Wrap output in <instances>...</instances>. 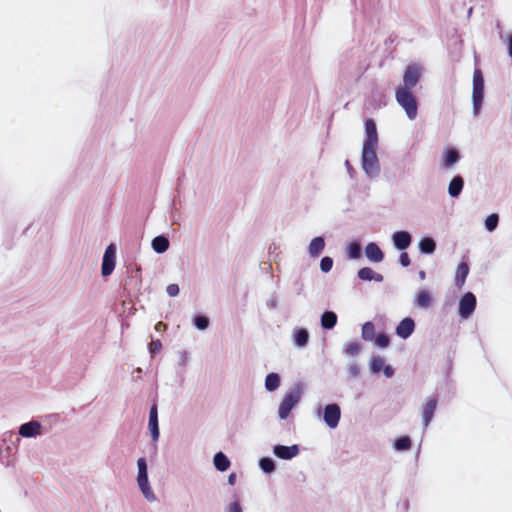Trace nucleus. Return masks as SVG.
<instances>
[{"instance_id":"obj_1","label":"nucleus","mask_w":512,"mask_h":512,"mask_svg":"<svg viewBox=\"0 0 512 512\" xmlns=\"http://www.w3.org/2000/svg\"><path fill=\"white\" fill-rule=\"evenodd\" d=\"M396 100L398 104L405 110L409 119H415L417 115V102L409 89L399 87L396 90Z\"/></svg>"},{"instance_id":"obj_2","label":"nucleus","mask_w":512,"mask_h":512,"mask_svg":"<svg viewBox=\"0 0 512 512\" xmlns=\"http://www.w3.org/2000/svg\"><path fill=\"white\" fill-rule=\"evenodd\" d=\"M300 399L301 391L299 388H295L286 393L278 409V415L280 419H286L289 416L291 410L299 403Z\"/></svg>"},{"instance_id":"obj_3","label":"nucleus","mask_w":512,"mask_h":512,"mask_svg":"<svg viewBox=\"0 0 512 512\" xmlns=\"http://www.w3.org/2000/svg\"><path fill=\"white\" fill-rule=\"evenodd\" d=\"M484 96V79L480 69H476L473 74V110L478 114L482 105Z\"/></svg>"},{"instance_id":"obj_4","label":"nucleus","mask_w":512,"mask_h":512,"mask_svg":"<svg viewBox=\"0 0 512 512\" xmlns=\"http://www.w3.org/2000/svg\"><path fill=\"white\" fill-rule=\"evenodd\" d=\"M137 465H138L137 482H138L139 488L142 491V493L144 494V496L146 497V499L152 501L155 499V495L148 483L146 460L144 458H139L137 461Z\"/></svg>"},{"instance_id":"obj_5","label":"nucleus","mask_w":512,"mask_h":512,"mask_svg":"<svg viewBox=\"0 0 512 512\" xmlns=\"http://www.w3.org/2000/svg\"><path fill=\"white\" fill-rule=\"evenodd\" d=\"M376 148L377 147L363 146L362 149L363 169L370 176L377 174L379 170Z\"/></svg>"},{"instance_id":"obj_6","label":"nucleus","mask_w":512,"mask_h":512,"mask_svg":"<svg viewBox=\"0 0 512 512\" xmlns=\"http://www.w3.org/2000/svg\"><path fill=\"white\" fill-rule=\"evenodd\" d=\"M476 308V297L473 293H465L459 302V314L462 318H468Z\"/></svg>"},{"instance_id":"obj_7","label":"nucleus","mask_w":512,"mask_h":512,"mask_svg":"<svg viewBox=\"0 0 512 512\" xmlns=\"http://www.w3.org/2000/svg\"><path fill=\"white\" fill-rule=\"evenodd\" d=\"M421 76V69L418 65H409L403 76L404 89L412 90L418 83Z\"/></svg>"},{"instance_id":"obj_8","label":"nucleus","mask_w":512,"mask_h":512,"mask_svg":"<svg viewBox=\"0 0 512 512\" xmlns=\"http://www.w3.org/2000/svg\"><path fill=\"white\" fill-rule=\"evenodd\" d=\"M115 254L116 249L113 244H110L104 253L101 273L103 276H109L115 267Z\"/></svg>"},{"instance_id":"obj_9","label":"nucleus","mask_w":512,"mask_h":512,"mask_svg":"<svg viewBox=\"0 0 512 512\" xmlns=\"http://www.w3.org/2000/svg\"><path fill=\"white\" fill-rule=\"evenodd\" d=\"M341 416L340 407L337 404H329L324 409V421L332 429L338 426Z\"/></svg>"},{"instance_id":"obj_10","label":"nucleus","mask_w":512,"mask_h":512,"mask_svg":"<svg viewBox=\"0 0 512 512\" xmlns=\"http://www.w3.org/2000/svg\"><path fill=\"white\" fill-rule=\"evenodd\" d=\"M365 133H366V138L364 140L363 146L377 147L378 146V134H377L376 124L372 119H367L365 121Z\"/></svg>"},{"instance_id":"obj_11","label":"nucleus","mask_w":512,"mask_h":512,"mask_svg":"<svg viewBox=\"0 0 512 512\" xmlns=\"http://www.w3.org/2000/svg\"><path fill=\"white\" fill-rule=\"evenodd\" d=\"M299 453V448L297 445L292 446H284V445H277L274 447V454L280 458L289 460L295 457Z\"/></svg>"},{"instance_id":"obj_12","label":"nucleus","mask_w":512,"mask_h":512,"mask_svg":"<svg viewBox=\"0 0 512 512\" xmlns=\"http://www.w3.org/2000/svg\"><path fill=\"white\" fill-rule=\"evenodd\" d=\"M392 239L395 247L399 250L407 249L412 241L411 235L406 231L395 232Z\"/></svg>"},{"instance_id":"obj_13","label":"nucleus","mask_w":512,"mask_h":512,"mask_svg":"<svg viewBox=\"0 0 512 512\" xmlns=\"http://www.w3.org/2000/svg\"><path fill=\"white\" fill-rule=\"evenodd\" d=\"M414 328H415V323H414L413 319L407 317V318H404L398 324V326L396 328V334L399 337L406 339L413 333Z\"/></svg>"},{"instance_id":"obj_14","label":"nucleus","mask_w":512,"mask_h":512,"mask_svg":"<svg viewBox=\"0 0 512 512\" xmlns=\"http://www.w3.org/2000/svg\"><path fill=\"white\" fill-rule=\"evenodd\" d=\"M436 407H437V399L436 398L429 399L423 406L422 419H423V425L425 427H427L430 424V422L433 418L434 412L436 410Z\"/></svg>"},{"instance_id":"obj_15","label":"nucleus","mask_w":512,"mask_h":512,"mask_svg":"<svg viewBox=\"0 0 512 512\" xmlns=\"http://www.w3.org/2000/svg\"><path fill=\"white\" fill-rule=\"evenodd\" d=\"M365 255L370 261L375 263H379L384 259V254L382 250L374 242L367 244V246L365 247Z\"/></svg>"},{"instance_id":"obj_16","label":"nucleus","mask_w":512,"mask_h":512,"mask_svg":"<svg viewBox=\"0 0 512 512\" xmlns=\"http://www.w3.org/2000/svg\"><path fill=\"white\" fill-rule=\"evenodd\" d=\"M149 428L151 431V436L154 441H157L159 438V427H158V411L157 406L154 404L149 413Z\"/></svg>"},{"instance_id":"obj_17","label":"nucleus","mask_w":512,"mask_h":512,"mask_svg":"<svg viewBox=\"0 0 512 512\" xmlns=\"http://www.w3.org/2000/svg\"><path fill=\"white\" fill-rule=\"evenodd\" d=\"M41 424L31 421L20 426L19 434L23 437H34L40 434Z\"/></svg>"},{"instance_id":"obj_18","label":"nucleus","mask_w":512,"mask_h":512,"mask_svg":"<svg viewBox=\"0 0 512 512\" xmlns=\"http://www.w3.org/2000/svg\"><path fill=\"white\" fill-rule=\"evenodd\" d=\"M469 274V266L466 262H461L455 272V285L461 289Z\"/></svg>"},{"instance_id":"obj_19","label":"nucleus","mask_w":512,"mask_h":512,"mask_svg":"<svg viewBox=\"0 0 512 512\" xmlns=\"http://www.w3.org/2000/svg\"><path fill=\"white\" fill-rule=\"evenodd\" d=\"M358 277L361 280L364 281H376V282H382L383 281V275L380 273H376L372 268L370 267H363L358 271Z\"/></svg>"},{"instance_id":"obj_20","label":"nucleus","mask_w":512,"mask_h":512,"mask_svg":"<svg viewBox=\"0 0 512 512\" xmlns=\"http://www.w3.org/2000/svg\"><path fill=\"white\" fill-rule=\"evenodd\" d=\"M433 303L430 292L426 289L421 290L415 297V304L420 308H429Z\"/></svg>"},{"instance_id":"obj_21","label":"nucleus","mask_w":512,"mask_h":512,"mask_svg":"<svg viewBox=\"0 0 512 512\" xmlns=\"http://www.w3.org/2000/svg\"><path fill=\"white\" fill-rule=\"evenodd\" d=\"M464 186V180L461 176H455L449 183L448 193L451 197L460 195Z\"/></svg>"},{"instance_id":"obj_22","label":"nucleus","mask_w":512,"mask_h":512,"mask_svg":"<svg viewBox=\"0 0 512 512\" xmlns=\"http://www.w3.org/2000/svg\"><path fill=\"white\" fill-rule=\"evenodd\" d=\"M325 247V241L322 237H315L309 244V253L311 256H318Z\"/></svg>"},{"instance_id":"obj_23","label":"nucleus","mask_w":512,"mask_h":512,"mask_svg":"<svg viewBox=\"0 0 512 512\" xmlns=\"http://www.w3.org/2000/svg\"><path fill=\"white\" fill-rule=\"evenodd\" d=\"M337 323V315L332 311H326L321 316V325L324 329H332Z\"/></svg>"},{"instance_id":"obj_24","label":"nucleus","mask_w":512,"mask_h":512,"mask_svg":"<svg viewBox=\"0 0 512 512\" xmlns=\"http://www.w3.org/2000/svg\"><path fill=\"white\" fill-rule=\"evenodd\" d=\"M152 248L157 253H164L169 248V240L164 236H157L152 240Z\"/></svg>"},{"instance_id":"obj_25","label":"nucleus","mask_w":512,"mask_h":512,"mask_svg":"<svg viewBox=\"0 0 512 512\" xmlns=\"http://www.w3.org/2000/svg\"><path fill=\"white\" fill-rule=\"evenodd\" d=\"M214 465L217 470L224 472L229 468L230 461L224 453L218 452L214 456Z\"/></svg>"},{"instance_id":"obj_26","label":"nucleus","mask_w":512,"mask_h":512,"mask_svg":"<svg viewBox=\"0 0 512 512\" xmlns=\"http://www.w3.org/2000/svg\"><path fill=\"white\" fill-rule=\"evenodd\" d=\"M419 249L422 253L432 254L436 249L435 241L430 237H425L420 240Z\"/></svg>"},{"instance_id":"obj_27","label":"nucleus","mask_w":512,"mask_h":512,"mask_svg":"<svg viewBox=\"0 0 512 512\" xmlns=\"http://www.w3.org/2000/svg\"><path fill=\"white\" fill-rule=\"evenodd\" d=\"M459 160V153L455 149H449L443 155V165L446 168H450Z\"/></svg>"},{"instance_id":"obj_28","label":"nucleus","mask_w":512,"mask_h":512,"mask_svg":"<svg viewBox=\"0 0 512 512\" xmlns=\"http://www.w3.org/2000/svg\"><path fill=\"white\" fill-rule=\"evenodd\" d=\"M362 338L365 341H373L375 338V326L372 322H365L362 326Z\"/></svg>"},{"instance_id":"obj_29","label":"nucleus","mask_w":512,"mask_h":512,"mask_svg":"<svg viewBox=\"0 0 512 512\" xmlns=\"http://www.w3.org/2000/svg\"><path fill=\"white\" fill-rule=\"evenodd\" d=\"M280 385V377L276 373H270L266 376L265 387L268 391L276 390Z\"/></svg>"},{"instance_id":"obj_30","label":"nucleus","mask_w":512,"mask_h":512,"mask_svg":"<svg viewBox=\"0 0 512 512\" xmlns=\"http://www.w3.org/2000/svg\"><path fill=\"white\" fill-rule=\"evenodd\" d=\"M308 339H309V334H308V331L305 330V329H299L297 330L296 334H295V344L302 347V346H305L308 342Z\"/></svg>"},{"instance_id":"obj_31","label":"nucleus","mask_w":512,"mask_h":512,"mask_svg":"<svg viewBox=\"0 0 512 512\" xmlns=\"http://www.w3.org/2000/svg\"><path fill=\"white\" fill-rule=\"evenodd\" d=\"M394 447L399 451L408 450L411 447V440L408 436H402L396 439Z\"/></svg>"},{"instance_id":"obj_32","label":"nucleus","mask_w":512,"mask_h":512,"mask_svg":"<svg viewBox=\"0 0 512 512\" xmlns=\"http://www.w3.org/2000/svg\"><path fill=\"white\" fill-rule=\"evenodd\" d=\"M384 367V359L380 356L373 357L370 362V368L373 372L379 373Z\"/></svg>"},{"instance_id":"obj_33","label":"nucleus","mask_w":512,"mask_h":512,"mask_svg":"<svg viewBox=\"0 0 512 512\" xmlns=\"http://www.w3.org/2000/svg\"><path fill=\"white\" fill-rule=\"evenodd\" d=\"M348 254H349V257L352 258V259H357L361 256V247H360V244L357 243V242H352L349 246H348Z\"/></svg>"},{"instance_id":"obj_34","label":"nucleus","mask_w":512,"mask_h":512,"mask_svg":"<svg viewBox=\"0 0 512 512\" xmlns=\"http://www.w3.org/2000/svg\"><path fill=\"white\" fill-rule=\"evenodd\" d=\"M499 217L497 214L489 215L485 220V227L488 231H493L498 224Z\"/></svg>"},{"instance_id":"obj_35","label":"nucleus","mask_w":512,"mask_h":512,"mask_svg":"<svg viewBox=\"0 0 512 512\" xmlns=\"http://www.w3.org/2000/svg\"><path fill=\"white\" fill-rule=\"evenodd\" d=\"M264 472L270 473L275 469L274 461L270 458H262L259 462Z\"/></svg>"},{"instance_id":"obj_36","label":"nucleus","mask_w":512,"mask_h":512,"mask_svg":"<svg viewBox=\"0 0 512 512\" xmlns=\"http://www.w3.org/2000/svg\"><path fill=\"white\" fill-rule=\"evenodd\" d=\"M361 351V346L358 342H349L345 348L346 354L355 356Z\"/></svg>"},{"instance_id":"obj_37","label":"nucleus","mask_w":512,"mask_h":512,"mask_svg":"<svg viewBox=\"0 0 512 512\" xmlns=\"http://www.w3.org/2000/svg\"><path fill=\"white\" fill-rule=\"evenodd\" d=\"M194 324L198 329L204 330L209 325V319L205 316H196L194 318Z\"/></svg>"},{"instance_id":"obj_38","label":"nucleus","mask_w":512,"mask_h":512,"mask_svg":"<svg viewBox=\"0 0 512 512\" xmlns=\"http://www.w3.org/2000/svg\"><path fill=\"white\" fill-rule=\"evenodd\" d=\"M332 266H333V260L332 258L326 256V257H323L320 261V269L327 273L329 272L331 269H332Z\"/></svg>"},{"instance_id":"obj_39","label":"nucleus","mask_w":512,"mask_h":512,"mask_svg":"<svg viewBox=\"0 0 512 512\" xmlns=\"http://www.w3.org/2000/svg\"><path fill=\"white\" fill-rule=\"evenodd\" d=\"M375 344L381 348H385L389 345V337L385 334H379L375 336L374 340Z\"/></svg>"},{"instance_id":"obj_40","label":"nucleus","mask_w":512,"mask_h":512,"mask_svg":"<svg viewBox=\"0 0 512 512\" xmlns=\"http://www.w3.org/2000/svg\"><path fill=\"white\" fill-rule=\"evenodd\" d=\"M166 291L170 297H175L179 294V286L177 284H170L167 286Z\"/></svg>"},{"instance_id":"obj_41","label":"nucleus","mask_w":512,"mask_h":512,"mask_svg":"<svg viewBox=\"0 0 512 512\" xmlns=\"http://www.w3.org/2000/svg\"><path fill=\"white\" fill-rule=\"evenodd\" d=\"M399 262L402 266L408 267L411 264V260L408 253L402 252L399 257Z\"/></svg>"},{"instance_id":"obj_42","label":"nucleus","mask_w":512,"mask_h":512,"mask_svg":"<svg viewBox=\"0 0 512 512\" xmlns=\"http://www.w3.org/2000/svg\"><path fill=\"white\" fill-rule=\"evenodd\" d=\"M149 349L151 353L159 352L162 349V343L160 340L152 341L149 345Z\"/></svg>"},{"instance_id":"obj_43","label":"nucleus","mask_w":512,"mask_h":512,"mask_svg":"<svg viewBox=\"0 0 512 512\" xmlns=\"http://www.w3.org/2000/svg\"><path fill=\"white\" fill-rule=\"evenodd\" d=\"M229 512H242V508L238 502H233L229 507Z\"/></svg>"},{"instance_id":"obj_44","label":"nucleus","mask_w":512,"mask_h":512,"mask_svg":"<svg viewBox=\"0 0 512 512\" xmlns=\"http://www.w3.org/2000/svg\"><path fill=\"white\" fill-rule=\"evenodd\" d=\"M384 374L387 376V377H391L393 375V369L391 366H386L384 368Z\"/></svg>"},{"instance_id":"obj_45","label":"nucleus","mask_w":512,"mask_h":512,"mask_svg":"<svg viewBox=\"0 0 512 512\" xmlns=\"http://www.w3.org/2000/svg\"><path fill=\"white\" fill-rule=\"evenodd\" d=\"M236 482V474L235 473H231L229 476H228V483L230 485H234Z\"/></svg>"},{"instance_id":"obj_46","label":"nucleus","mask_w":512,"mask_h":512,"mask_svg":"<svg viewBox=\"0 0 512 512\" xmlns=\"http://www.w3.org/2000/svg\"><path fill=\"white\" fill-rule=\"evenodd\" d=\"M508 51L509 56L512 58V35L508 37Z\"/></svg>"},{"instance_id":"obj_47","label":"nucleus","mask_w":512,"mask_h":512,"mask_svg":"<svg viewBox=\"0 0 512 512\" xmlns=\"http://www.w3.org/2000/svg\"><path fill=\"white\" fill-rule=\"evenodd\" d=\"M166 325L163 322H158L155 326L156 330H160L162 327H165Z\"/></svg>"},{"instance_id":"obj_48","label":"nucleus","mask_w":512,"mask_h":512,"mask_svg":"<svg viewBox=\"0 0 512 512\" xmlns=\"http://www.w3.org/2000/svg\"><path fill=\"white\" fill-rule=\"evenodd\" d=\"M351 372L354 374V375H357L358 374V368L356 366H352L351 367Z\"/></svg>"},{"instance_id":"obj_49","label":"nucleus","mask_w":512,"mask_h":512,"mask_svg":"<svg viewBox=\"0 0 512 512\" xmlns=\"http://www.w3.org/2000/svg\"><path fill=\"white\" fill-rule=\"evenodd\" d=\"M420 277H421V278H424V277H425V272H424V271H421V272H420Z\"/></svg>"}]
</instances>
